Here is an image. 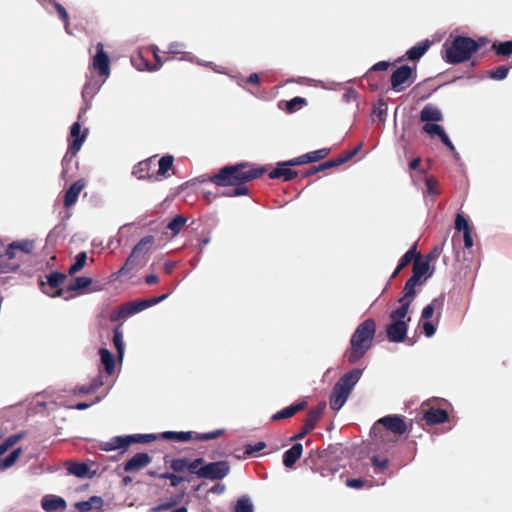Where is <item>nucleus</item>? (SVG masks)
Listing matches in <instances>:
<instances>
[{
  "label": "nucleus",
  "instance_id": "obj_54",
  "mask_svg": "<svg viewBox=\"0 0 512 512\" xmlns=\"http://www.w3.org/2000/svg\"><path fill=\"white\" fill-rule=\"evenodd\" d=\"M132 63L138 70L150 71L152 68V65L141 54L132 58Z\"/></svg>",
  "mask_w": 512,
  "mask_h": 512
},
{
  "label": "nucleus",
  "instance_id": "obj_4",
  "mask_svg": "<svg viewBox=\"0 0 512 512\" xmlns=\"http://www.w3.org/2000/svg\"><path fill=\"white\" fill-rule=\"evenodd\" d=\"M376 329L375 320L370 318L358 324L354 331V361L361 358L370 349Z\"/></svg>",
  "mask_w": 512,
  "mask_h": 512
},
{
  "label": "nucleus",
  "instance_id": "obj_25",
  "mask_svg": "<svg viewBox=\"0 0 512 512\" xmlns=\"http://www.w3.org/2000/svg\"><path fill=\"white\" fill-rule=\"evenodd\" d=\"M303 446L301 443H295L283 454V464L286 468H293L295 463L301 458Z\"/></svg>",
  "mask_w": 512,
  "mask_h": 512
},
{
  "label": "nucleus",
  "instance_id": "obj_20",
  "mask_svg": "<svg viewBox=\"0 0 512 512\" xmlns=\"http://www.w3.org/2000/svg\"><path fill=\"white\" fill-rule=\"evenodd\" d=\"M290 165H284L283 162H279L277 167L269 172L268 176L270 179H282L283 181H291L297 177L298 173L295 170L289 168Z\"/></svg>",
  "mask_w": 512,
  "mask_h": 512
},
{
  "label": "nucleus",
  "instance_id": "obj_36",
  "mask_svg": "<svg viewBox=\"0 0 512 512\" xmlns=\"http://www.w3.org/2000/svg\"><path fill=\"white\" fill-rule=\"evenodd\" d=\"M92 282V279L89 277L80 276L72 278L67 286V291H82L88 288L92 284Z\"/></svg>",
  "mask_w": 512,
  "mask_h": 512
},
{
  "label": "nucleus",
  "instance_id": "obj_17",
  "mask_svg": "<svg viewBox=\"0 0 512 512\" xmlns=\"http://www.w3.org/2000/svg\"><path fill=\"white\" fill-rule=\"evenodd\" d=\"M84 187H85V182H84V180L80 179V180L75 181L69 187V189H67L65 191L64 201H63V205L65 208H70L77 202L79 194L84 189Z\"/></svg>",
  "mask_w": 512,
  "mask_h": 512
},
{
  "label": "nucleus",
  "instance_id": "obj_39",
  "mask_svg": "<svg viewBox=\"0 0 512 512\" xmlns=\"http://www.w3.org/2000/svg\"><path fill=\"white\" fill-rule=\"evenodd\" d=\"M113 344L117 350L119 359H122L124 354V341L121 325H118L113 330Z\"/></svg>",
  "mask_w": 512,
  "mask_h": 512
},
{
  "label": "nucleus",
  "instance_id": "obj_27",
  "mask_svg": "<svg viewBox=\"0 0 512 512\" xmlns=\"http://www.w3.org/2000/svg\"><path fill=\"white\" fill-rule=\"evenodd\" d=\"M42 508L47 512L66 508V501L58 496H45L41 502Z\"/></svg>",
  "mask_w": 512,
  "mask_h": 512
},
{
  "label": "nucleus",
  "instance_id": "obj_31",
  "mask_svg": "<svg viewBox=\"0 0 512 512\" xmlns=\"http://www.w3.org/2000/svg\"><path fill=\"white\" fill-rule=\"evenodd\" d=\"M444 301H445V296L440 295L439 297L434 298L432 300V302L429 303L427 306H425L422 309V315H421L422 321L433 318L434 311L441 310L443 307Z\"/></svg>",
  "mask_w": 512,
  "mask_h": 512
},
{
  "label": "nucleus",
  "instance_id": "obj_23",
  "mask_svg": "<svg viewBox=\"0 0 512 512\" xmlns=\"http://www.w3.org/2000/svg\"><path fill=\"white\" fill-rule=\"evenodd\" d=\"M325 407V403H319L317 406L311 408L303 421V425L312 431L321 419Z\"/></svg>",
  "mask_w": 512,
  "mask_h": 512
},
{
  "label": "nucleus",
  "instance_id": "obj_56",
  "mask_svg": "<svg viewBox=\"0 0 512 512\" xmlns=\"http://www.w3.org/2000/svg\"><path fill=\"white\" fill-rule=\"evenodd\" d=\"M307 163H312V161L310 160L309 152L306 154H303L299 157H296L291 160L283 162L284 165H292V166H298V165H303V164H307Z\"/></svg>",
  "mask_w": 512,
  "mask_h": 512
},
{
  "label": "nucleus",
  "instance_id": "obj_52",
  "mask_svg": "<svg viewBox=\"0 0 512 512\" xmlns=\"http://www.w3.org/2000/svg\"><path fill=\"white\" fill-rule=\"evenodd\" d=\"M188 458H175L170 462L171 469L176 473H182L187 470Z\"/></svg>",
  "mask_w": 512,
  "mask_h": 512
},
{
  "label": "nucleus",
  "instance_id": "obj_58",
  "mask_svg": "<svg viewBox=\"0 0 512 512\" xmlns=\"http://www.w3.org/2000/svg\"><path fill=\"white\" fill-rule=\"evenodd\" d=\"M427 193L431 196H436L439 194L438 190V182L434 177H427L425 180Z\"/></svg>",
  "mask_w": 512,
  "mask_h": 512
},
{
  "label": "nucleus",
  "instance_id": "obj_30",
  "mask_svg": "<svg viewBox=\"0 0 512 512\" xmlns=\"http://www.w3.org/2000/svg\"><path fill=\"white\" fill-rule=\"evenodd\" d=\"M103 505V500L101 497L92 496L86 501H81L75 503V508L79 512H89L91 510H99Z\"/></svg>",
  "mask_w": 512,
  "mask_h": 512
},
{
  "label": "nucleus",
  "instance_id": "obj_13",
  "mask_svg": "<svg viewBox=\"0 0 512 512\" xmlns=\"http://www.w3.org/2000/svg\"><path fill=\"white\" fill-rule=\"evenodd\" d=\"M96 54L93 57V68L97 71L100 76H108L110 73V59L109 56L104 52V46L102 43H98L96 46Z\"/></svg>",
  "mask_w": 512,
  "mask_h": 512
},
{
  "label": "nucleus",
  "instance_id": "obj_9",
  "mask_svg": "<svg viewBox=\"0 0 512 512\" xmlns=\"http://www.w3.org/2000/svg\"><path fill=\"white\" fill-rule=\"evenodd\" d=\"M66 278L67 276L64 273L51 272L46 276V282H40L42 292L53 298L64 297V299L69 300L72 296H64V290L61 288Z\"/></svg>",
  "mask_w": 512,
  "mask_h": 512
},
{
  "label": "nucleus",
  "instance_id": "obj_63",
  "mask_svg": "<svg viewBox=\"0 0 512 512\" xmlns=\"http://www.w3.org/2000/svg\"><path fill=\"white\" fill-rule=\"evenodd\" d=\"M455 228L457 231L465 232L469 230V228L471 227L469 226V222L467 221V219L459 214L455 219Z\"/></svg>",
  "mask_w": 512,
  "mask_h": 512
},
{
  "label": "nucleus",
  "instance_id": "obj_40",
  "mask_svg": "<svg viewBox=\"0 0 512 512\" xmlns=\"http://www.w3.org/2000/svg\"><path fill=\"white\" fill-rule=\"evenodd\" d=\"M86 261H87V253L85 251L78 253L75 257L74 264H72L70 266V268L68 269V274L72 276V275L78 273L79 271H81L84 268Z\"/></svg>",
  "mask_w": 512,
  "mask_h": 512
},
{
  "label": "nucleus",
  "instance_id": "obj_43",
  "mask_svg": "<svg viewBox=\"0 0 512 512\" xmlns=\"http://www.w3.org/2000/svg\"><path fill=\"white\" fill-rule=\"evenodd\" d=\"M492 49L496 52V55L510 56L512 54V40L493 43Z\"/></svg>",
  "mask_w": 512,
  "mask_h": 512
},
{
  "label": "nucleus",
  "instance_id": "obj_42",
  "mask_svg": "<svg viewBox=\"0 0 512 512\" xmlns=\"http://www.w3.org/2000/svg\"><path fill=\"white\" fill-rule=\"evenodd\" d=\"M417 255V244L414 245L406 251L404 256H402L398 262V270H403L406 266L410 264L411 261L414 262L415 257Z\"/></svg>",
  "mask_w": 512,
  "mask_h": 512
},
{
  "label": "nucleus",
  "instance_id": "obj_29",
  "mask_svg": "<svg viewBox=\"0 0 512 512\" xmlns=\"http://www.w3.org/2000/svg\"><path fill=\"white\" fill-rule=\"evenodd\" d=\"M350 158H352V151L348 150V151H346L344 156H340L335 159H330V160L325 161L317 166H314V171L316 173H318L320 171H324V170L339 166V165L345 163L346 161H348Z\"/></svg>",
  "mask_w": 512,
  "mask_h": 512
},
{
  "label": "nucleus",
  "instance_id": "obj_1",
  "mask_svg": "<svg viewBox=\"0 0 512 512\" xmlns=\"http://www.w3.org/2000/svg\"><path fill=\"white\" fill-rule=\"evenodd\" d=\"M265 172V167H257L250 162H241L223 166L209 180L219 187H234L225 195L238 197L248 195L249 189L246 184L260 178Z\"/></svg>",
  "mask_w": 512,
  "mask_h": 512
},
{
  "label": "nucleus",
  "instance_id": "obj_53",
  "mask_svg": "<svg viewBox=\"0 0 512 512\" xmlns=\"http://www.w3.org/2000/svg\"><path fill=\"white\" fill-rule=\"evenodd\" d=\"M509 72V67L506 65L497 66L494 70L489 72V76L497 81L500 79H504L507 77Z\"/></svg>",
  "mask_w": 512,
  "mask_h": 512
},
{
  "label": "nucleus",
  "instance_id": "obj_50",
  "mask_svg": "<svg viewBox=\"0 0 512 512\" xmlns=\"http://www.w3.org/2000/svg\"><path fill=\"white\" fill-rule=\"evenodd\" d=\"M372 464L376 474L386 471L389 461L387 458L380 459L379 456L375 455L372 457Z\"/></svg>",
  "mask_w": 512,
  "mask_h": 512
},
{
  "label": "nucleus",
  "instance_id": "obj_2",
  "mask_svg": "<svg viewBox=\"0 0 512 512\" xmlns=\"http://www.w3.org/2000/svg\"><path fill=\"white\" fill-rule=\"evenodd\" d=\"M488 43L486 38L474 40L469 36L457 35L451 42L443 44V59L450 64H459L471 59V56L478 52L482 46Z\"/></svg>",
  "mask_w": 512,
  "mask_h": 512
},
{
  "label": "nucleus",
  "instance_id": "obj_14",
  "mask_svg": "<svg viewBox=\"0 0 512 512\" xmlns=\"http://www.w3.org/2000/svg\"><path fill=\"white\" fill-rule=\"evenodd\" d=\"M430 269V260H422L421 255L417 254L413 262V275L412 277L416 280L419 285H423L424 282L432 274H428Z\"/></svg>",
  "mask_w": 512,
  "mask_h": 512
},
{
  "label": "nucleus",
  "instance_id": "obj_47",
  "mask_svg": "<svg viewBox=\"0 0 512 512\" xmlns=\"http://www.w3.org/2000/svg\"><path fill=\"white\" fill-rule=\"evenodd\" d=\"M205 461L203 458H196L194 460H187V470L191 474L197 475L198 478H200V467L204 466Z\"/></svg>",
  "mask_w": 512,
  "mask_h": 512
},
{
  "label": "nucleus",
  "instance_id": "obj_8",
  "mask_svg": "<svg viewBox=\"0 0 512 512\" xmlns=\"http://www.w3.org/2000/svg\"><path fill=\"white\" fill-rule=\"evenodd\" d=\"M155 439L153 434H138L128 436H116L107 442L101 444L104 451H112L117 449H126L132 443H149Z\"/></svg>",
  "mask_w": 512,
  "mask_h": 512
},
{
  "label": "nucleus",
  "instance_id": "obj_62",
  "mask_svg": "<svg viewBox=\"0 0 512 512\" xmlns=\"http://www.w3.org/2000/svg\"><path fill=\"white\" fill-rule=\"evenodd\" d=\"M265 447H266V443L262 442V441H259L254 445L248 444L245 446V454L247 456L254 455L255 453L263 450Z\"/></svg>",
  "mask_w": 512,
  "mask_h": 512
},
{
  "label": "nucleus",
  "instance_id": "obj_26",
  "mask_svg": "<svg viewBox=\"0 0 512 512\" xmlns=\"http://www.w3.org/2000/svg\"><path fill=\"white\" fill-rule=\"evenodd\" d=\"M442 118L441 111L433 104L425 105L420 113V120L424 123L441 122Z\"/></svg>",
  "mask_w": 512,
  "mask_h": 512
},
{
  "label": "nucleus",
  "instance_id": "obj_28",
  "mask_svg": "<svg viewBox=\"0 0 512 512\" xmlns=\"http://www.w3.org/2000/svg\"><path fill=\"white\" fill-rule=\"evenodd\" d=\"M390 62L380 61L374 64L369 71L365 74V79L371 85L373 89H377L379 85L377 83H373L375 81L376 72L387 71L390 67Z\"/></svg>",
  "mask_w": 512,
  "mask_h": 512
},
{
  "label": "nucleus",
  "instance_id": "obj_49",
  "mask_svg": "<svg viewBox=\"0 0 512 512\" xmlns=\"http://www.w3.org/2000/svg\"><path fill=\"white\" fill-rule=\"evenodd\" d=\"M422 131L427 133V134H429L432 137H434V136L440 137V135L442 134V132L444 130H443V127L441 125H439V124H436V123H425L422 126Z\"/></svg>",
  "mask_w": 512,
  "mask_h": 512
},
{
  "label": "nucleus",
  "instance_id": "obj_48",
  "mask_svg": "<svg viewBox=\"0 0 512 512\" xmlns=\"http://www.w3.org/2000/svg\"><path fill=\"white\" fill-rule=\"evenodd\" d=\"M224 434L223 429H217L208 433H195L194 439L197 441H209L217 439Z\"/></svg>",
  "mask_w": 512,
  "mask_h": 512
},
{
  "label": "nucleus",
  "instance_id": "obj_24",
  "mask_svg": "<svg viewBox=\"0 0 512 512\" xmlns=\"http://www.w3.org/2000/svg\"><path fill=\"white\" fill-rule=\"evenodd\" d=\"M65 467L69 474L78 478L92 477L93 473L90 472V467L83 462L66 461Z\"/></svg>",
  "mask_w": 512,
  "mask_h": 512
},
{
  "label": "nucleus",
  "instance_id": "obj_7",
  "mask_svg": "<svg viewBox=\"0 0 512 512\" xmlns=\"http://www.w3.org/2000/svg\"><path fill=\"white\" fill-rule=\"evenodd\" d=\"M35 250V241L30 239L16 240L10 243L5 250V256L7 257V263H21L24 261L20 254L25 256L31 255Z\"/></svg>",
  "mask_w": 512,
  "mask_h": 512
},
{
  "label": "nucleus",
  "instance_id": "obj_34",
  "mask_svg": "<svg viewBox=\"0 0 512 512\" xmlns=\"http://www.w3.org/2000/svg\"><path fill=\"white\" fill-rule=\"evenodd\" d=\"M154 244V237L152 235H148L143 237L133 248V252L138 255H141L143 258H147V254L149 253L152 245Z\"/></svg>",
  "mask_w": 512,
  "mask_h": 512
},
{
  "label": "nucleus",
  "instance_id": "obj_46",
  "mask_svg": "<svg viewBox=\"0 0 512 512\" xmlns=\"http://www.w3.org/2000/svg\"><path fill=\"white\" fill-rule=\"evenodd\" d=\"M253 505L247 496H242L237 500L235 512H253Z\"/></svg>",
  "mask_w": 512,
  "mask_h": 512
},
{
  "label": "nucleus",
  "instance_id": "obj_61",
  "mask_svg": "<svg viewBox=\"0 0 512 512\" xmlns=\"http://www.w3.org/2000/svg\"><path fill=\"white\" fill-rule=\"evenodd\" d=\"M330 153V148H322L316 151L309 152L310 160L312 162H317L319 160H322L328 156Z\"/></svg>",
  "mask_w": 512,
  "mask_h": 512
},
{
  "label": "nucleus",
  "instance_id": "obj_18",
  "mask_svg": "<svg viewBox=\"0 0 512 512\" xmlns=\"http://www.w3.org/2000/svg\"><path fill=\"white\" fill-rule=\"evenodd\" d=\"M154 158H155V156L147 158V159L137 163L133 167L132 175L140 180L155 178L152 174H150V171L154 165Z\"/></svg>",
  "mask_w": 512,
  "mask_h": 512
},
{
  "label": "nucleus",
  "instance_id": "obj_19",
  "mask_svg": "<svg viewBox=\"0 0 512 512\" xmlns=\"http://www.w3.org/2000/svg\"><path fill=\"white\" fill-rule=\"evenodd\" d=\"M150 462H151V457L149 456V454L137 453L125 463L124 470L126 472H135V471H138V470L144 468Z\"/></svg>",
  "mask_w": 512,
  "mask_h": 512
},
{
  "label": "nucleus",
  "instance_id": "obj_12",
  "mask_svg": "<svg viewBox=\"0 0 512 512\" xmlns=\"http://www.w3.org/2000/svg\"><path fill=\"white\" fill-rule=\"evenodd\" d=\"M88 130L85 129L81 132V124L80 122H74L70 128V139L68 145V154L72 156H76L79 150L81 149L86 137Z\"/></svg>",
  "mask_w": 512,
  "mask_h": 512
},
{
  "label": "nucleus",
  "instance_id": "obj_51",
  "mask_svg": "<svg viewBox=\"0 0 512 512\" xmlns=\"http://www.w3.org/2000/svg\"><path fill=\"white\" fill-rule=\"evenodd\" d=\"M129 316L131 315L128 313V308L125 304L120 306L118 309L112 311V313L110 314V320L112 322H118L119 320L127 318Z\"/></svg>",
  "mask_w": 512,
  "mask_h": 512
},
{
  "label": "nucleus",
  "instance_id": "obj_15",
  "mask_svg": "<svg viewBox=\"0 0 512 512\" xmlns=\"http://www.w3.org/2000/svg\"><path fill=\"white\" fill-rule=\"evenodd\" d=\"M147 263V258H143L141 255L131 252L124 265L117 272L118 275H126L133 270L140 269Z\"/></svg>",
  "mask_w": 512,
  "mask_h": 512
},
{
  "label": "nucleus",
  "instance_id": "obj_64",
  "mask_svg": "<svg viewBox=\"0 0 512 512\" xmlns=\"http://www.w3.org/2000/svg\"><path fill=\"white\" fill-rule=\"evenodd\" d=\"M420 326H421L423 332L425 333L426 337H428V338L433 337V335L436 331V328H435L433 322L424 320L420 323Z\"/></svg>",
  "mask_w": 512,
  "mask_h": 512
},
{
  "label": "nucleus",
  "instance_id": "obj_57",
  "mask_svg": "<svg viewBox=\"0 0 512 512\" xmlns=\"http://www.w3.org/2000/svg\"><path fill=\"white\" fill-rule=\"evenodd\" d=\"M128 308V313L130 315H133L135 313H138L140 311H143L146 309L144 300H138V301H132L126 304Z\"/></svg>",
  "mask_w": 512,
  "mask_h": 512
},
{
  "label": "nucleus",
  "instance_id": "obj_59",
  "mask_svg": "<svg viewBox=\"0 0 512 512\" xmlns=\"http://www.w3.org/2000/svg\"><path fill=\"white\" fill-rule=\"evenodd\" d=\"M306 104V99L302 97H294L293 99L287 101L286 109L289 112H294L296 109L302 105Z\"/></svg>",
  "mask_w": 512,
  "mask_h": 512
},
{
  "label": "nucleus",
  "instance_id": "obj_44",
  "mask_svg": "<svg viewBox=\"0 0 512 512\" xmlns=\"http://www.w3.org/2000/svg\"><path fill=\"white\" fill-rule=\"evenodd\" d=\"M21 453H22L21 448H17L15 450H13L7 457H5L4 459L1 460L0 467L2 469L11 467L17 461V459L19 458Z\"/></svg>",
  "mask_w": 512,
  "mask_h": 512
},
{
  "label": "nucleus",
  "instance_id": "obj_45",
  "mask_svg": "<svg viewBox=\"0 0 512 512\" xmlns=\"http://www.w3.org/2000/svg\"><path fill=\"white\" fill-rule=\"evenodd\" d=\"M373 115L379 122H384L387 116V104L384 100H379L373 108Z\"/></svg>",
  "mask_w": 512,
  "mask_h": 512
},
{
  "label": "nucleus",
  "instance_id": "obj_22",
  "mask_svg": "<svg viewBox=\"0 0 512 512\" xmlns=\"http://www.w3.org/2000/svg\"><path fill=\"white\" fill-rule=\"evenodd\" d=\"M423 419L427 424H440L448 421L449 414L441 408H430L424 412Z\"/></svg>",
  "mask_w": 512,
  "mask_h": 512
},
{
  "label": "nucleus",
  "instance_id": "obj_38",
  "mask_svg": "<svg viewBox=\"0 0 512 512\" xmlns=\"http://www.w3.org/2000/svg\"><path fill=\"white\" fill-rule=\"evenodd\" d=\"M187 219L182 215L174 217L166 226V229L171 231V236L174 237L183 229L186 225Z\"/></svg>",
  "mask_w": 512,
  "mask_h": 512
},
{
  "label": "nucleus",
  "instance_id": "obj_32",
  "mask_svg": "<svg viewBox=\"0 0 512 512\" xmlns=\"http://www.w3.org/2000/svg\"><path fill=\"white\" fill-rule=\"evenodd\" d=\"M430 41L425 40L423 42L417 43L411 49L406 52L407 59L411 61H417L422 58L425 52L430 47Z\"/></svg>",
  "mask_w": 512,
  "mask_h": 512
},
{
  "label": "nucleus",
  "instance_id": "obj_11",
  "mask_svg": "<svg viewBox=\"0 0 512 512\" xmlns=\"http://www.w3.org/2000/svg\"><path fill=\"white\" fill-rule=\"evenodd\" d=\"M230 472L228 461H217L204 464L200 467V478L209 480H222Z\"/></svg>",
  "mask_w": 512,
  "mask_h": 512
},
{
  "label": "nucleus",
  "instance_id": "obj_3",
  "mask_svg": "<svg viewBox=\"0 0 512 512\" xmlns=\"http://www.w3.org/2000/svg\"><path fill=\"white\" fill-rule=\"evenodd\" d=\"M408 430L405 422V416L398 414H389L377 420L370 431L376 440L385 442L387 433L394 435H403Z\"/></svg>",
  "mask_w": 512,
  "mask_h": 512
},
{
  "label": "nucleus",
  "instance_id": "obj_35",
  "mask_svg": "<svg viewBox=\"0 0 512 512\" xmlns=\"http://www.w3.org/2000/svg\"><path fill=\"white\" fill-rule=\"evenodd\" d=\"M174 157L172 155H165L158 161L159 168L156 172L155 179L166 178L167 172L173 167Z\"/></svg>",
  "mask_w": 512,
  "mask_h": 512
},
{
  "label": "nucleus",
  "instance_id": "obj_21",
  "mask_svg": "<svg viewBox=\"0 0 512 512\" xmlns=\"http://www.w3.org/2000/svg\"><path fill=\"white\" fill-rule=\"evenodd\" d=\"M306 407H307L306 401L294 403V404H292L288 407H285L284 409L276 412L275 414H273L271 416V420L279 421V420L290 418V417L294 416L296 413L304 410Z\"/></svg>",
  "mask_w": 512,
  "mask_h": 512
},
{
  "label": "nucleus",
  "instance_id": "obj_33",
  "mask_svg": "<svg viewBox=\"0 0 512 512\" xmlns=\"http://www.w3.org/2000/svg\"><path fill=\"white\" fill-rule=\"evenodd\" d=\"M99 355L104 365L105 372L108 375H112L115 371V359L113 354L106 348H100Z\"/></svg>",
  "mask_w": 512,
  "mask_h": 512
},
{
  "label": "nucleus",
  "instance_id": "obj_55",
  "mask_svg": "<svg viewBox=\"0 0 512 512\" xmlns=\"http://www.w3.org/2000/svg\"><path fill=\"white\" fill-rule=\"evenodd\" d=\"M75 156H72L71 154H68V151L66 152L65 156L62 159V177L64 179L70 178V175L68 174L69 167L73 162Z\"/></svg>",
  "mask_w": 512,
  "mask_h": 512
},
{
  "label": "nucleus",
  "instance_id": "obj_5",
  "mask_svg": "<svg viewBox=\"0 0 512 512\" xmlns=\"http://www.w3.org/2000/svg\"><path fill=\"white\" fill-rule=\"evenodd\" d=\"M409 310L406 307H399L389 315L391 322L386 325V337L391 342H403L406 339L408 322L410 317L405 320Z\"/></svg>",
  "mask_w": 512,
  "mask_h": 512
},
{
  "label": "nucleus",
  "instance_id": "obj_16",
  "mask_svg": "<svg viewBox=\"0 0 512 512\" xmlns=\"http://www.w3.org/2000/svg\"><path fill=\"white\" fill-rule=\"evenodd\" d=\"M418 285L419 284L412 276L405 282L403 289L404 295L398 300L400 303V307H406V310L410 309V306L414 301L416 295L415 287Z\"/></svg>",
  "mask_w": 512,
  "mask_h": 512
},
{
  "label": "nucleus",
  "instance_id": "obj_6",
  "mask_svg": "<svg viewBox=\"0 0 512 512\" xmlns=\"http://www.w3.org/2000/svg\"><path fill=\"white\" fill-rule=\"evenodd\" d=\"M352 390V370L347 371L334 385L330 395V407L337 411L346 402Z\"/></svg>",
  "mask_w": 512,
  "mask_h": 512
},
{
  "label": "nucleus",
  "instance_id": "obj_60",
  "mask_svg": "<svg viewBox=\"0 0 512 512\" xmlns=\"http://www.w3.org/2000/svg\"><path fill=\"white\" fill-rule=\"evenodd\" d=\"M54 8L60 19L65 23V27L67 29L69 25V17L65 7L58 2H54Z\"/></svg>",
  "mask_w": 512,
  "mask_h": 512
},
{
  "label": "nucleus",
  "instance_id": "obj_10",
  "mask_svg": "<svg viewBox=\"0 0 512 512\" xmlns=\"http://www.w3.org/2000/svg\"><path fill=\"white\" fill-rule=\"evenodd\" d=\"M414 70L409 65H402L393 71L390 82L395 92H402L414 82Z\"/></svg>",
  "mask_w": 512,
  "mask_h": 512
},
{
  "label": "nucleus",
  "instance_id": "obj_37",
  "mask_svg": "<svg viewBox=\"0 0 512 512\" xmlns=\"http://www.w3.org/2000/svg\"><path fill=\"white\" fill-rule=\"evenodd\" d=\"M162 438L167 440H175L178 442H187L194 439L193 432H174V431H166L162 433Z\"/></svg>",
  "mask_w": 512,
  "mask_h": 512
},
{
  "label": "nucleus",
  "instance_id": "obj_41",
  "mask_svg": "<svg viewBox=\"0 0 512 512\" xmlns=\"http://www.w3.org/2000/svg\"><path fill=\"white\" fill-rule=\"evenodd\" d=\"M25 436V432L10 435L0 444V456L3 455L9 448L18 443Z\"/></svg>",
  "mask_w": 512,
  "mask_h": 512
}]
</instances>
